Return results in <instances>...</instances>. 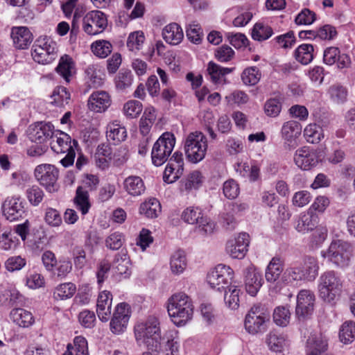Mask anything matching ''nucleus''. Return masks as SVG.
<instances>
[{
	"mask_svg": "<svg viewBox=\"0 0 355 355\" xmlns=\"http://www.w3.org/2000/svg\"><path fill=\"white\" fill-rule=\"evenodd\" d=\"M135 334L138 342L144 343L152 352L142 355H156L161 349V329L159 321L155 316H149L145 321L135 327Z\"/></svg>",
	"mask_w": 355,
	"mask_h": 355,
	"instance_id": "f257e3e1",
	"label": "nucleus"
},
{
	"mask_svg": "<svg viewBox=\"0 0 355 355\" xmlns=\"http://www.w3.org/2000/svg\"><path fill=\"white\" fill-rule=\"evenodd\" d=\"M344 286V280L340 273L327 270L318 279L319 297L326 303L333 304L340 297Z\"/></svg>",
	"mask_w": 355,
	"mask_h": 355,
	"instance_id": "f03ea898",
	"label": "nucleus"
},
{
	"mask_svg": "<svg viewBox=\"0 0 355 355\" xmlns=\"http://www.w3.org/2000/svg\"><path fill=\"white\" fill-rule=\"evenodd\" d=\"M167 311L174 324L182 326L191 319L193 306L187 295L179 293L173 295L168 299Z\"/></svg>",
	"mask_w": 355,
	"mask_h": 355,
	"instance_id": "7ed1b4c3",
	"label": "nucleus"
},
{
	"mask_svg": "<svg viewBox=\"0 0 355 355\" xmlns=\"http://www.w3.org/2000/svg\"><path fill=\"white\" fill-rule=\"evenodd\" d=\"M321 255L336 266L344 268L349 263L352 255V246L345 241L334 240L327 250L321 252Z\"/></svg>",
	"mask_w": 355,
	"mask_h": 355,
	"instance_id": "20e7f679",
	"label": "nucleus"
},
{
	"mask_svg": "<svg viewBox=\"0 0 355 355\" xmlns=\"http://www.w3.org/2000/svg\"><path fill=\"white\" fill-rule=\"evenodd\" d=\"M207 139L201 132H191L184 141V151L187 159L192 163H198L206 155L207 150Z\"/></svg>",
	"mask_w": 355,
	"mask_h": 355,
	"instance_id": "39448f33",
	"label": "nucleus"
},
{
	"mask_svg": "<svg viewBox=\"0 0 355 355\" xmlns=\"http://www.w3.org/2000/svg\"><path fill=\"white\" fill-rule=\"evenodd\" d=\"M175 144V139L172 133L168 132L163 133L153 147L151 152L153 164L159 166L167 161L173 151Z\"/></svg>",
	"mask_w": 355,
	"mask_h": 355,
	"instance_id": "423d86ee",
	"label": "nucleus"
},
{
	"mask_svg": "<svg viewBox=\"0 0 355 355\" xmlns=\"http://www.w3.org/2000/svg\"><path fill=\"white\" fill-rule=\"evenodd\" d=\"M31 55L40 64H49L57 57L56 44L50 39L37 40L32 47Z\"/></svg>",
	"mask_w": 355,
	"mask_h": 355,
	"instance_id": "0eeeda50",
	"label": "nucleus"
},
{
	"mask_svg": "<svg viewBox=\"0 0 355 355\" xmlns=\"http://www.w3.org/2000/svg\"><path fill=\"white\" fill-rule=\"evenodd\" d=\"M34 175L37 182L48 192L52 193L58 191L57 181L59 177V171L54 165L40 164L35 168Z\"/></svg>",
	"mask_w": 355,
	"mask_h": 355,
	"instance_id": "6e6552de",
	"label": "nucleus"
},
{
	"mask_svg": "<svg viewBox=\"0 0 355 355\" xmlns=\"http://www.w3.org/2000/svg\"><path fill=\"white\" fill-rule=\"evenodd\" d=\"M233 270L225 265L218 264L207 275V280L210 286L221 291L228 287L233 278Z\"/></svg>",
	"mask_w": 355,
	"mask_h": 355,
	"instance_id": "1a4fd4ad",
	"label": "nucleus"
},
{
	"mask_svg": "<svg viewBox=\"0 0 355 355\" xmlns=\"http://www.w3.org/2000/svg\"><path fill=\"white\" fill-rule=\"evenodd\" d=\"M182 218L187 223L198 225V231L205 234H211L214 229V223L204 217L198 207H190L182 214Z\"/></svg>",
	"mask_w": 355,
	"mask_h": 355,
	"instance_id": "9d476101",
	"label": "nucleus"
},
{
	"mask_svg": "<svg viewBox=\"0 0 355 355\" xmlns=\"http://www.w3.org/2000/svg\"><path fill=\"white\" fill-rule=\"evenodd\" d=\"M269 320L268 315L263 311L259 305L251 308L245 319V328L250 334H257L266 329V322Z\"/></svg>",
	"mask_w": 355,
	"mask_h": 355,
	"instance_id": "9b49d317",
	"label": "nucleus"
},
{
	"mask_svg": "<svg viewBox=\"0 0 355 355\" xmlns=\"http://www.w3.org/2000/svg\"><path fill=\"white\" fill-rule=\"evenodd\" d=\"M107 26L106 15L100 10L88 12L83 19V28L90 35L101 33Z\"/></svg>",
	"mask_w": 355,
	"mask_h": 355,
	"instance_id": "f8f14e48",
	"label": "nucleus"
},
{
	"mask_svg": "<svg viewBox=\"0 0 355 355\" xmlns=\"http://www.w3.org/2000/svg\"><path fill=\"white\" fill-rule=\"evenodd\" d=\"M184 159L182 153L175 152L169 159L164 172L163 180L166 183L175 182L183 173Z\"/></svg>",
	"mask_w": 355,
	"mask_h": 355,
	"instance_id": "ddd939ff",
	"label": "nucleus"
},
{
	"mask_svg": "<svg viewBox=\"0 0 355 355\" xmlns=\"http://www.w3.org/2000/svg\"><path fill=\"white\" fill-rule=\"evenodd\" d=\"M2 211L7 220H17L25 215L24 202L19 197H8L2 205Z\"/></svg>",
	"mask_w": 355,
	"mask_h": 355,
	"instance_id": "4468645a",
	"label": "nucleus"
},
{
	"mask_svg": "<svg viewBox=\"0 0 355 355\" xmlns=\"http://www.w3.org/2000/svg\"><path fill=\"white\" fill-rule=\"evenodd\" d=\"M293 160L298 168L308 171L318 164V156L313 149L303 146L296 150L293 155Z\"/></svg>",
	"mask_w": 355,
	"mask_h": 355,
	"instance_id": "2eb2a0df",
	"label": "nucleus"
},
{
	"mask_svg": "<svg viewBox=\"0 0 355 355\" xmlns=\"http://www.w3.org/2000/svg\"><path fill=\"white\" fill-rule=\"evenodd\" d=\"M130 316L129 305L125 302L119 304L115 308L110 324L112 332H123L126 328Z\"/></svg>",
	"mask_w": 355,
	"mask_h": 355,
	"instance_id": "dca6fc26",
	"label": "nucleus"
},
{
	"mask_svg": "<svg viewBox=\"0 0 355 355\" xmlns=\"http://www.w3.org/2000/svg\"><path fill=\"white\" fill-rule=\"evenodd\" d=\"M53 129L51 123L37 122L28 127V136L32 142L43 144L52 137Z\"/></svg>",
	"mask_w": 355,
	"mask_h": 355,
	"instance_id": "f3484780",
	"label": "nucleus"
},
{
	"mask_svg": "<svg viewBox=\"0 0 355 355\" xmlns=\"http://www.w3.org/2000/svg\"><path fill=\"white\" fill-rule=\"evenodd\" d=\"M315 295L309 290H302L297 297L296 315L299 319L304 318L313 311Z\"/></svg>",
	"mask_w": 355,
	"mask_h": 355,
	"instance_id": "a211bd4d",
	"label": "nucleus"
},
{
	"mask_svg": "<svg viewBox=\"0 0 355 355\" xmlns=\"http://www.w3.org/2000/svg\"><path fill=\"white\" fill-rule=\"evenodd\" d=\"M302 125L295 121L284 123L281 129V136L286 147L293 148L296 146V139L301 135Z\"/></svg>",
	"mask_w": 355,
	"mask_h": 355,
	"instance_id": "6ab92c4d",
	"label": "nucleus"
},
{
	"mask_svg": "<svg viewBox=\"0 0 355 355\" xmlns=\"http://www.w3.org/2000/svg\"><path fill=\"white\" fill-rule=\"evenodd\" d=\"M244 284L248 293L252 296L257 295L262 285V277L257 268L250 265L243 272Z\"/></svg>",
	"mask_w": 355,
	"mask_h": 355,
	"instance_id": "aec40b11",
	"label": "nucleus"
},
{
	"mask_svg": "<svg viewBox=\"0 0 355 355\" xmlns=\"http://www.w3.org/2000/svg\"><path fill=\"white\" fill-rule=\"evenodd\" d=\"M112 295L110 292L103 291L98 295L96 303V313L102 322L108 321L112 309Z\"/></svg>",
	"mask_w": 355,
	"mask_h": 355,
	"instance_id": "412c9836",
	"label": "nucleus"
},
{
	"mask_svg": "<svg viewBox=\"0 0 355 355\" xmlns=\"http://www.w3.org/2000/svg\"><path fill=\"white\" fill-rule=\"evenodd\" d=\"M11 37L15 46L19 49L28 48L33 40V34L25 26L13 27L11 31Z\"/></svg>",
	"mask_w": 355,
	"mask_h": 355,
	"instance_id": "4be33fe9",
	"label": "nucleus"
},
{
	"mask_svg": "<svg viewBox=\"0 0 355 355\" xmlns=\"http://www.w3.org/2000/svg\"><path fill=\"white\" fill-rule=\"evenodd\" d=\"M110 97L106 92H95L88 100L89 108L96 112H104L110 105Z\"/></svg>",
	"mask_w": 355,
	"mask_h": 355,
	"instance_id": "5701e85b",
	"label": "nucleus"
},
{
	"mask_svg": "<svg viewBox=\"0 0 355 355\" xmlns=\"http://www.w3.org/2000/svg\"><path fill=\"white\" fill-rule=\"evenodd\" d=\"M123 188L130 196L133 197L142 195L146 190L142 179L135 175H130L125 179Z\"/></svg>",
	"mask_w": 355,
	"mask_h": 355,
	"instance_id": "b1692460",
	"label": "nucleus"
},
{
	"mask_svg": "<svg viewBox=\"0 0 355 355\" xmlns=\"http://www.w3.org/2000/svg\"><path fill=\"white\" fill-rule=\"evenodd\" d=\"M327 348V340L321 335H311L307 340V355H322Z\"/></svg>",
	"mask_w": 355,
	"mask_h": 355,
	"instance_id": "393cba45",
	"label": "nucleus"
},
{
	"mask_svg": "<svg viewBox=\"0 0 355 355\" xmlns=\"http://www.w3.org/2000/svg\"><path fill=\"white\" fill-rule=\"evenodd\" d=\"M162 35L166 42L173 45L178 44L184 37L182 28L176 23L166 26L162 31Z\"/></svg>",
	"mask_w": 355,
	"mask_h": 355,
	"instance_id": "a878e982",
	"label": "nucleus"
},
{
	"mask_svg": "<svg viewBox=\"0 0 355 355\" xmlns=\"http://www.w3.org/2000/svg\"><path fill=\"white\" fill-rule=\"evenodd\" d=\"M113 267L116 273L119 275L127 277L130 275V259L126 250H122L115 256Z\"/></svg>",
	"mask_w": 355,
	"mask_h": 355,
	"instance_id": "bb28decb",
	"label": "nucleus"
},
{
	"mask_svg": "<svg viewBox=\"0 0 355 355\" xmlns=\"http://www.w3.org/2000/svg\"><path fill=\"white\" fill-rule=\"evenodd\" d=\"M317 220L318 216L313 214L310 209L307 213L300 215L295 225V230L302 234L312 231L317 225Z\"/></svg>",
	"mask_w": 355,
	"mask_h": 355,
	"instance_id": "cd10ccee",
	"label": "nucleus"
},
{
	"mask_svg": "<svg viewBox=\"0 0 355 355\" xmlns=\"http://www.w3.org/2000/svg\"><path fill=\"white\" fill-rule=\"evenodd\" d=\"M106 137L114 145L124 141L127 137L126 129L119 123L113 122L107 126Z\"/></svg>",
	"mask_w": 355,
	"mask_h": 355,
	"instance_id": "c85d7f7f",
	"label": "nucleus"
},
{
	"mask_svg": "<svg viewBox=\"0 0 355 355\" xmlns=\"http://www.w3.org/2000/svg\"><path fill=\"white\" fill-rule=\"evenodd\" d=\"M234 70V68L223 67L213 61L208 63L207 69L211 80L215 84L221 83L223 80H225V76L232 73Z\"/></svg>",
	"mask_w": 355,
	"mask_h": 355,
	"instance_id": "c756f323",
	"label": "nucleus"
},
{
	"mask_svg": "<svg viewBox=\"0 0 355 355\" xmlns=\"http://www.w3.org/2000/svg\"><path fill=\"white\" fill-rule=\"evenodd\" d=\"M306 281L313 282L318 275L319 265L315 258L313 257H306L303 259L301 265Z\"/></svg>",
	"mask_w": 355,
	"mask_h": 355,
	"instance_id": "7c9ffc66",
	"label": "nucleus"
},
{
	"mask_svg": "<svg viewBox=\"0 0 355 355\" xmlns=\"http://www.w3.org/2000/svg\"><path fill=\"white\" fill-rule=\"evenodd\" d=\"M12 321L19 327H28L34 323V318L30 311L24 309H13L10 312Z\"/></svg>",
	"mask_w": 355,
	"mask_h": 355,
	"instance_id": "2f4dec72",
	"label": "nucleus"
},
{
	"mask_svg": "<svg viewBox=\"0 0 355 355\" xmlns=\"http://www.w3.org/2000/svg\"><path fill=\"white\" fill-rule=\"evenodd\" d=\"M161 212V205L155 198H149L142 202L139 207V214L149 218H155Z\"/></svg>",
	"mask_w": 355,
	"mask_h": 355,
	"instance_id": "473e14b6",
	"label": "nucleus"
},
{
	"mask_svg": "<svg viewBox=\"0 0 355 355\" xmlns=\"http://www.w3.org/2000/svg\"><path fill=\"white\" fill-rule=\"evenodd\" d=\"M283 261L280 257H273L266 270L265 277L268 282H275L283 272Z\"/></svg>",
	"mask_w": 355,
	"mask_h": 355,
	"instance_id": "72a5a7b5",
	"label": "nucleus"
},
{
	"mask_svg": "<svg viewBox=\"0 0 355 355\" xmlns=\"http://www.w3.org/2000/svg\"><path fill=\"white\" fill-rule=\"evenodd\" d=\"M73 69L74 63L72 58L68 55L62 56L56 67V71L67 83L70 80Z\"/></svg>",
	"mask_w": 355,
	"mask_h": 355,
	"instance_id": "f704fd0d",
	"label": "nucleus"
},
{
	"mask_svg": "<svg viewBox=\"0 0 355 355\" xmlns=\"http://www.w3.org/2000/svg\"><path fill=\"white\" fill-rule=\"evenodd\" d=\"M74 202L82 214L85 215L88 213L91 205L87 190L85 189L83 187H78L76 189Z\"/></svg>",
	"mask_w": 355,
	"mask_h": 355,
	"instance_id": "c9c22d12",
	"label": "nucleus"
},
{
	"mask_svg": "<svg viewBox=\"0 0 355 355\" xmlns=\"http://www.w3.org/2000/svg\"><path fill=\"white\" fill-rule=\"evenodd\" d=\"M171 270L175 275H179L183 272L187 267L186 255L184 251L178 250L175 252L170 261Z\"/></svg>",
	"mask_w": 355,
	"mask_h": 355,
	"instance_id": "e433bc0d",
	"label": "nucleus"
},
{
	"mask_svg": "<svg viewBox=\"0 0 355 355\" xmlns=\"http://www.w3.org/2000/svg\"><path fill=\"white\" fill-rule=\"evenodd\" d=\"M314 48L311 44H303L295 51L296 60L302 64H309L313 59Z\"/></svg>",
	"mask_w": 355,
	"mask_h": 355,
	"instance_id": "4c0bfd02",
	"label": "nucleus"
},
{
	"mask_svg": "<svg viewBox=\"0 0 355 355\" xmlns=\"http://www.w3.org/2000/svg\"><path fill=\"white\" fill-rule=\"evenodd\" d=\"M273 34L270 26L263 23H256L252 29V37L254 40L259 42L268 40Z\"/></svg>",
	"mask_w": 355,
	"mask_h": 355,
	"instance_id": "58836bf2",
	"label": "nucleus"
},
{
	"mask_svg": "<svg viewBox=\"0 0 355 355\" xmlns=\"http://www.w3.org/2000/svg\"><path fill=\"white\" fill-rule=\"evenodd\" d=\"M261 73L257 67L245 69L241 75L242 82L245 85L253 86L259 83Z\"/></svg>",
	"mask_w": 355,
	"mask_h": 355,
	"instance_id": "ea45409f",
	"label": "nucleus"
},
{
	"mask_svg": "<svg viewBox=\"0 0 355 355\" xmlns=\"http://www.w3.org/2000/svg\"><path fill=\"white\" fill-rule=\"evenodd\" d=\"M304 136L309 143L318 144L324 137L322 129L315 123L309 124L304 130Z\"/></svg>",
	"mask_w": 355,
	"mask_h": 355,
	"instance_id": "a19ab883",
	"label": "nucleus"
},
{
	"mask_svg": "<svg viewBox=\"0 0 355 355\" xmlns=\"http://www.w3.org/2000/svg\"><path fill=\"white\" fill-rule=\"evenodd\" d=\"M228 288V292L225 290V302L230 309H237L239 306L241 290L236 286H230Z\"/></svg>",
	"mask_w": 355,
	"mask_h": 355,
	"instance_id": "79ce46f5",
	"label": "nucleus"
},
{
	"mask_svg": "<svg viewBox=\"0 0 355 355\" xmlns=\"http://www.w3.org/2000/svg\"><path fill=\"white\" fill-rule=\"evenodd\" d=\"M340 340L344 344H349L355 339V323L347 321L340 327L339 331Z\"/></svg>",
	"mask_w": 355,
	"mask_h": 355,
	"instance_id": "37998d69",
	"label": "nucleus"
},
{
	"mask_svg": "<svg viewBox=\"0 0 355 355\" xmlns=\"http://www.w3.org/2000/svg\"><path fill=\"white\" fill-rule=\"evenodd\" d=\"M91 49L95 55L104 58L111 53L112 46L109 41L97 40L92 44Z\"/></svg>",
	"mask_w": 355,
	"mask_h": 355,
	"instance_id": "c03bdc74",
	"label": "nucleus"
},
{
	"mask_svg": "<svg viewBox=\"0 0 355 355\" xmlns=\"http://www.w3.org/2000/svg\"><path fill=\"white\" fill-rule=\"evenodd\" d=\"M133 82V75L130 71L121 70L115 77V85L117 89L125 91L130 87Z\"/></svg>",
	"mask_w": 355,
	"mask_h": 355,
	"instance_id": "a18cd8bd",
	"label": "nucleus"
},
{
	"mask_svg": "<svg viewBox=\"0 0 355 355\" xmlns=\"http://www.w3.org/2000/svg\"><path fill=\"white\" fill-rule=\"evenodd\" d=\"M328 93L331 99L336 103H343L347 100V89L342 85H331L328 90Z\"/></svg>",
	"mask_w": 355,
	"mask_h": 355,
	"instance_id": "49530a36",
	"label": "nucleus"
},
{
	"mask_svg": "<svg viewBox=\"0 0 355 355\" xmlns=\"http://www.w3.org/2000/svg\"><path fill=\"white\" fill-rule=\"evenodd\" d=\"M269 348L275 352H280L286 345V339L281 334L270 333L267 338Z\"/></svg>",
	"mask_w": 355,
	"mask_h": 355,
	"instance_id": "de8ad7c7",
	"label": "nucleus"
},
{
	"mask_svg": "<svg viewBox=\"0 0 355 355\" xmlns=\"http://www.w3.org/2000/svg\"><path fill=\"white\" fill-rule=\"evenodd\" d=\"M291 313L284 306H279L274 310L273 320L279 326L286 327L289 323Z\"/></svg>",
	"mask_w": 355,
	"mask_h": 355,
	"instance_id": "09e8293b",
	"label": "nucleus"
},
{
	"mask_svg": "<svg viewBox=\"0 0 355 355\" xmlns=\"http://www.w3.org/2000/svg\"><path fill=\"white\" fill-rule=\"evenodd\" d=\"M53 103L58 106H64L69 103L70 100V94L64 87H57L51 96Z\"/></svg>",
	"mask_w": 355,
	"mask_h": 355,
	"instance_id": "8fccbe9b",
	"label": "nucleus"
},
{
	"mask_svg": "<svg viewBox=\"0 0 355 355\" xmlns=\"http://www.w3.org/2000/svg\"><path fill=\"white\" fill-rule=\"evenodd\" d=\"M76 291V287L73 283H64L59 285L54 292V295L56 298L64 300L70 298L73 295Z\"/></svg>",
	"mask_w": 355,
	"mask_h": 355,
	"instance_id": "3c124183",
	"label": "nucleus"
},
{
	"mask_svg": "<svg viewBox=\"0 0 355 355\" xmlns=\"http://www.w3.org/2000/svg\"><path fill=\"white\" fill-rule=\"evenodd\" d=\"M26 194L29 202L33 206L39 205L44 196V193L42 189L37 185H33L27 189Z\"/></svg>",
	"mask_w": 355,
	"mask_h": 355,
	"instance_id": "603ef678",
	"label": "nucleus"
},
{
	"mask_svg": "<svg viewBox=\"0 0 355 355\" xmlns=\"http://www.w3.org/2000/svg\"><path fill=\"white\" fill-rule=\"evenodd\" d=\"M145 41V36L142 31H135L130 33L128 37L127 46L130 51L139 50Z\"/></svg>",
	"mask_w": 355,
	"mask_h": 355,
	"instance_id": "864d4df0",
	"label": "nucleus"
},
{
	"mask_svg": "<svg viewBox=\"0 0 355 355\" xmlns=\"http://www.w3.org/2000/svg\"><path fill=\"white\" fill-rule=\"evenodd\" d=\"M142 111V104L135 100L128 101L123 106L125 115L129 118L137 117Z\"/></svg>",
	"mask_w": 355,
	"mask_h": 355,
	"instance_id": "5fc2aeb1",
	"label": "nucleus"
},
{
	"mask_svg": "<svg viewBox=\"0 0 355 355\" xmlns=\"http://www.w3.org/2000/svg\"><path fill=\"white\" fill-rule=\"evenodd\" d=\"M282 110V103L277 98H270L265 103L264 112L270 117L277 116Z\"/></svg>",
	"mask_w": 355,
	"mask_h": 355,
	"instance_id": "6e6d98bb",
	"label": "nucleus"
},
{
	"mask_svg": "<svg viewBox=\"0 0 355 355\" xmlns=\"http://www.w3.org/2000/svg\"><path fill=\"white\" fill-rule=\"evenodd\" d=\"M63 137L57 138L56 143L53 144L51 148L57 153H64L71 149H73L71 146L70 137L68 135L62 133Z\"/></svg>",
	"mask_w": 355,
	"mask_h": 355,
	"instance_id": "4d7b16f0",
	"label": "nucleus"
},
{
	"mask_svg": "<svg viewBox=\"0 0 355 355\" xmlns=\"http://www.w3.org/2000/svg\"><path fill=\"white\" fill-rule=\"evenodd\" d=\"M284 278L286 281L288 282H293V281H302L306 280L304 274L301 270V267L300 266H292L288 268L284 273Z\"/></svg>",
	"mask_w": 355,
	"mask_h": 355,
	"instance_id": "13d9d810",
	"label": "nucleus"
},
{
	"mask_svg": "<svg viewBox=\"0 0 355 355\" xmlns=\"http://www.w3.org/2000/svg\"><path fill=\"white\" fill-rule=\"evenodd\" d=\"M316 19L314 12L308 8H304L295 17V22L297 25H310Z\"/></svg>",
	"mask_w": 355,
	"mask_h": 355,
	"instance_id": "bf43d9fd",
	"label": "nucleus"
},
{
	"mask_svg": "<svg viewBox=\"0 0 355 355\" xmlns=\"http://www.w3.org/2000/svg\"><path fill=\"white\" fill-rule=\"evenodd\" d=\"M124 241L125 239L123 234L115 232L112 233L105 239V245L108 248L112 250H117L123 245Z\"/></svg>",
	"mask_w": 355,
	"mask_h": 355,
	"instance_id": "052dcab7",
	"label": "nucleus"
},
{
	"mask_svg": "<svg viewBox=\"0 0 355 355\" xmlns=\"http://www.w3.org/2000/svg\"><path fill=\"white\" fill-rule=\"evenodd\" d=\"M44 220L48 225L52 227H59L62 223L59 211L51 207L46 209Z\"/></svg>",
	"mask_w": 355,
	"mask_h": 355,
	"instance_id": "680f3d73",
	"label": "nucleus"
},
{
	"mask_svg": "<svg viewBox=\"0 0 355 355\" xmlns=\"http://www.w3.org/2000/svg\"><path fill=\"white\" fill-rule=\"evenodd\" d=\"M26 264V259L21 256H13L9 257L5 262V267L10 272H15L21 270Z\"/></svg>",
	"mask_w": 355,
	"mask_h": 355,
	"instance_id": "e2e57ef3",
	"label": "nucleus"
},
{
	"mask_svg": "<svg viewBox=\"0 0 355 355\" xmlns=\"http://www.w3.org/2000/svg\"><path fill=\"white\" fill-rule=\"evenodd\" d=\"M223 191L226 198L234 199L239 196V187L235 180L231 179L224 182Z\"/></svg>",
	"mask_w": 355,
	"mask_h": 355,
	"instance_id": "0e129e2a",
	"label": "nucleus"
},
{
	"mask_svg": "<svg viewBox=\"0 0 355 355\" xmlns=\"http://www.w3.org/2000/svg\"><path fill=\"white\" fill-rule=\"evenodd\" d=\"M78 321L85 328H92L96 322V315L94 311L85 309L78 315Z\"/></svg>",
	"mask_w": 355,
	"mask_h": 355,
	"instance_id": "69168bd1",
	"label": "nucleus"
},
{
	"mask_svg": "<svg viewBox=\"0 0 355 355\" xmlns=\"http://www.w3.org/2000/svg\"><path fill=\"white\" fill-rule=\"evenodd\" d=\"M188 39L194 44H200L202 40V33L199 24H190L186 30Z\"/></svg>",
	"mask_w": 355,
	"mask_h": 355,
	"instance_id": "338daca9",
	"label": "nucleus"
},
{
	"mask_svg": "<svg viewBox=\"0 0 355 355\" xmlns=\"http://www.w3.org/2000/svg\"><path fill=\"white\" fill-rule=\"evenodd\" d=\"M234 55V51L227 45H223L215 51L216 58L221 62H226L231 60Z\"/></svg>",
	"mask_w": 355,
	"mask_h": 355,
	"instance_id": "774afa93",
	"label": "nucleus"
}]
</instances>
